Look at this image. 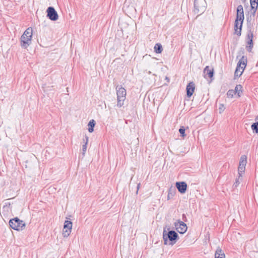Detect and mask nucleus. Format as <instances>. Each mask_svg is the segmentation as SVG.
<instances>
[{
	"instance_id": "18",
	"label": "nucleus",
	"mask_w": 258,
	"mask_h": 258,
	"mask_svg": "<svg viewBox=\"0 0 258 258\" xmlns=\"http://www.w3.org/2000/svg\"><path fill=\"white\" fill-rule=\"evenodd\" d=\"M83 141L85 142V144L82 146V154L84 155L87 150V145L88 142V137L85 136V139H83Z\"/></svg>"
},
{
	"instance_id": "9",
	"label": "nucleus",
	"mask_w": 258,
	"mask_h": 258,
	"mask_svg": "<svg viewBox=\"0 0 258 258\" xmlns=\"http://www.w3.org/2000/svg\"><path fill=\"white\" fill-rule=\"evenodd\" d=\"M246 162V157L245 155L242 156L238 168V173L240 176H242L243 173L244 172Z\"/></svg>"
},
{
	"instance_id": "26",
	"label": "nucleus",
	"mask_w": 258,
	"mask_h": 258,
	"mask_svg": "<svg viewBox=\"0 0 258 258\" xmlns=\"http://www.w3.org/2000/svg\"><path fill=\"white\" fill-rule=\"evenodd\" d=\"M234 94H235V92L233 90H229L227 93V95L228 97H231V98H232Z\"/></svg>"
},
{
	"instance_id": "15",
	"label": "nucleus",
	"mask_w": 258,
	"mask_h": 258,
	"mask_svg": "<svg viewBox=\"0 0 258 258\" xmlns=\"http://www.w3.org/2000/svg\"><path fill=\"white\" fill-rule=\"evenodd\" d=\"M204 73L205 74V77L208 76V77L210 78H212L214 75V71L213 69L210 70L208 66H207L204 70Z\"/></svg>"
},
{
	"instance_id": "17",
	"label": "nucleus",
	"mask_w": 258,
	"mask_h": 258,
	"mask_svg": "<svg viewBox=\"0 0 258 258\" xmlns=\"http://www.w3.org/2000/svg\"><path fill=\"white\" fill-rule=\"evenodd\" d=\"M251 10L255 13L258 7V0H250Z\"/></svg>"
},
{
	"instance_id": "5",
	"label": "nucleus",
	"mask_w": 258,
	"mask_h": 258,
	"mask_svg": "<svg viewBox=\"0 0 258 258\" xmlns=\"http://www.w3.org/2000/svg\"><path fill=\"white\" fill-rule=\"evenodd\" d=\"M206 6L205 0H195L194 13L198 15L202 14L206 10Z\"/></svg>"
},
{
	"instance_id": "14",
	"label": "nucleus",
	"mask_w": 258,
	"mask_h": 258,
	"mask_svg": "<svg viewBox=\"0 0 258 258\" xmlns=\"http://www.w3.org/2000/svg\"><path fill=\"white\" fill-rule=\"evenodd\" d=\"M241 28L242 26H240V22L235 20L234 23V31L235 33L238 36L241 35Z\"/></svg>"
},
{
	"instance_id": "4",
	"label": "nucleus",
	"mask_w": 258,
	"mask_h": 258,
	"mask_svg": "<svg viewBox=\"0 0 258 258\" xmlns=\"http://www.w3.org/2000/svg\"><path fill=\"white\" fill-rule=\"evenodd\" d=\"M247 63V58L243 56L239 60L235 73V77H239L242 74Z\"/></svg>"
},
{
	"instance_id": "12",
	"label": "nucleus",
	"mask_w": 258,
	"mask_h": 258,
	"mask_svg": "<svg viewBox=\"0 0 258 258\" xmlns=\"http://www.w3.org/2000/svg\"><path fill=\"white\" fill-rule=\"evenodd\" d=\"M176 186L180 193L184 194L185 192L187 184L185 182H177L176 183Z\"/></svg>"
},
{
	"instance_id": "21",
	"label": "nucleus",
	"mask_w": 258,
	"mask_h": 258,
	"mask_svg": "<svg viewBox=\"0 0 258 258\" xmlns=\"http://www.w3.org/2000/svg\"><path fill=\"white\" fill-rule=\"evenodd\" d=\"M242 88V87L241 85H238L236 86L235 89L234 90L235 92V94L237 93L239 97H240L241 95Z\"/></svg>"
},
{
	"instance_id": "27",
	"label": "nucleus",
	"mask_w": 258,
	"mask_h": 258,
	"mask_svg": "<svg viewBox=\"0 0 258 258\" xmlns=\"http://www.w3.org/2000/svg\"><path fill=\"white\" fill-rule=\"evenodd\" d=\"M253 33L251 31H250L248 34H247V41L248 40H252V38H253Z\"/></svg>"
},
{
	"instance_id": "23",
	"label": "nucleus",
	"mask_w": 258,
	"mask_h": 258,
	"mask_svg": "<svg viewBox=\"0 0 258 258\" xmlns=\"http://www.w3.org/2000/svg\"><path fill=\"white\" fill-rule=\"evenodd\" d=\"M251 129L253 131H254L256 133H258V121L255 123H253L251 126Z\"/></svg>"
},
{
	"instance_id": "1",
	"label": "nucleus",
	"mask_w": 258,
	"mask_h": 258,
	"mask_svg": "<svg viewBox=\"0 0 258 258\" xmlns=\"http://www.w3.org/2000/svg\"><path fill=\"white\" fill-rule=\"evenodd\" d=\"M33 30L31 27L27 28L20 39V45L21 47L26 49L31 44L32 42V37L33 34Z\"/></svg>"
},
{
	"instance_id": "11",
	"label": "nucleus",
	"mask_w": 258,
	"mask_h": 258,
	"mask_svg": "<svg viewBox=\"0 0 258 258\" xmlns=\"http://www.w3.org/2000/svg\"><path fill=\"white\" fill-rule=\"evenodd\" d=\"M244 18V17L243 7L242 5H239L237 8V14L236 20H238L239 21V22H240V26H242Z\"/></svg>"
},
{
	"instance_id": "24",
	"label": "nucleus",
	"mask_w": 258,
	"mask_h": 258,
	"mask_svg": "<svg viewBox=\"0 0 258 258\" xmlns=\"http://www.w3.org/2000/svg\"><path fill=\"white\" fill-rule=\"evenodd\" d=\"M179 132L182 137L184 138L186 136L185 134V128L183 126H181L179 130Z\"/></svg>"
},
{
	"instance_id": "22",
	"label": "nucleus",
	"mask_w": 258,
	"mask_h": 258,
	"mask_svg": "<svg viewBox=\"0 0 258 258\" xmlns=\"http://www.w3.org/2000/svg\"><path fill=\"white\" fill-rule=\"evenodd\" d=\"M247 45L246 46L247 47V50L248 51L250 52L251 51L252 47H253V42H252V40H248L247 41Z\"/></svg>"
},
{
	"instance_id": "29",
	"label": "nucleus",
	"mask_w": 258,
	"mask_h": 258,
	"mask_svg": "<svg viewBox=\"0 0 258 258\" xmlns=\"http://www.w3.org/2000/svg\"><path fill=\"white\" fill-rule=\"evenodd\" d=\"M140 183H138V185H137V194L138 193V190L139 189V188L140 187Z\"/></svg>"
},
{
	"instance_id": "30",
	"label": "nucleus",
	"mask_w": 258,
	"mask_h": 258,
	"mask_svg": "<svg viewBox=\"0 0 258 258\" xmlns=\"http://www.w3.org/2000/svg\"><path fill=\"white\" fill-rule=\"evenodd\" d=\"M256 120H258V116L256 117Z\"/></svg>"
},
{
	"instance_id": "28",
	"label": "nucleus",
	"mask_w": 258,
	"mask_h": 258,
	"mask_svg": "<svg viewBox=\"0 0 258 258\" xmlns=\"http://www.w3.org/2000/svg\"><path fill=\"white\" fill-rule=\"evenodd\" d=\"M225 107L224 104H220L219 105V110L220 113H221L222 112H223L224 111V110H225Z\"/></svg>"
},
{
	"instance_id": "16",
	"label": "nucleus",
	"mask_w": 258,
	"mask_h": 258,
	"mask_svg": "<svg viewBox=\"0 0 258 258\" xmlns=\"http://www.w3.org/2000/svg\"><path fill=\"white\" fill-rule=\"evenodd\" d=\"M225 254L222 250L218 247L215 253V258H225Z\"/></svg>"
},
{
	"instance_id": "20",
	"label": "nucleus",
	"mask_w": 258,
	"mask_h": 258,
	"mask_svg": "<svg viewBox=\"0 0 258 258\" xmlns=\"http://www.w3.org/2000/svg\"><path fill=\"white\" fill-rule=\"evenodd\" d=\"M95 125V121L94 120H91L88 123L89 128L88 131L90 133H92L94 131V127Z\"/></svg>"
},
{
	"instance_id": "2",
	"label": "nucleus",
	"mask_w": 258,
	"mask_h": 258,
	"mask_svg": "<svg viewBox=\"0 0 258 258\" xmlns=\"http://www.w3.org/2000/svg\"><path fill=\"white\" fill-rule=\"evenodd\" d=\"M178 237L177 233L174 231L170 230L167 232L165 229L163 230V238L164 244H174L175 243Z\"/></svg>"
},
{
	"instance_id": "25",
	"label": "nucleus",
	"mask_w": 258,
	"mask_h": 258,
	"mask_svg": "<svg viewBox=\"0 0 258 258\" xmlns=\"http://www.w3.org/2000/svg\"><path fill=\"white\" fill-rule=\"evenodd\" d=\"M242 181V176H240L239 175L238 177L236 178L235 182L234 183V185L236 187L239 184L240 182Z\"/></svg>"
},
{
	"instance_id": "8",
	"label": "nucleus",
	"mask_w": 258,
	"mask_h": 258,
	"mask_svg": "<svg viewBox=\"0 0 258 258\" xmlns=\"http://www.w3.org/2000/svg\"><path fill=\"white\" fill-rule=\"evenodd\" d=\"M47 17L51 21H56L58 18V16L57 12L55 10L54 8L52 7H49L46 10Z\"/></svg>"
},
{
	"instance_id": "13",
	"label": "nucleus",
	"mask_w": 258,
	"mask_h": 258,
	"mask_svg": "<svg viewBox=\"0 0 258 258\" xmlns=\"http://www.w3.org/2000/svg\"><path fill=\"white\" fill-rule=\"evenodd\" d=\"M195 86L194 82H191L188 84L186 86V94L188 97H190L193 94L195 91Z\"/></svg>"
},
{
	"instance_id": "6",
	"label": "nucleus",
	"mask_w": 258,
	"mask_h": 258,
	"mask_svg": "<svg viewBox=\"0 0 258 258\" xmlns=\"http://www.w3.org/2000/svg\"><path fill=\"white\" fill-rule=\"evenodd\" d=\"M9 224L12 228L17 231L22 230L25 227L24 222L17 217L10 220Z\"/></svg>"
},
{
	"instance_id": "7",
	"label": "nucleus",
	"mask_w": 258,
	"mask_h": 258,
	"mask_svg": "<svg viewBox=\"0 0 258 258\" xmlns=\"http://www.w3.org/2000/svg\"><path fill=\"white\" fill-rule=\"evenodd\" d=\"M72 223L70 221L66 220L64 222L62 230V235L64 237H68L72 230Z\"/></svg>"
},
{
	"instance_id": "19",
	"label": "nucleus",
	"mask_w": 258,
	"mask_h": 258,
	"mask_svg": "<svg viewBox=\"0 0 258 258\" xmlns=\"http://www.w3.org/2000/svg\"><path fill=\"white\" fill-rule=\"evenodd\" d=\"M154 51L157 53H160L163 50L162 45L160 43H157L154 46Z\"/></svg>"
},
{
	"instance_id": "3",
	"label": "nucleus",
	"mask_w": 258,
	"mask_h": 258,
	"mask_svg": "<svg viewBox=\"0 0 258 258\" xmlns=\"http://www.w3.org/2000/svg\"><path fill=\"white\" fill-rule=\"evenodd\" d=\"M117 94V106L121 107L124 104V101L126 98V90L121 86H117L116 87Z\"/></svg>"
},
{
	"instance_id": "10",
	"label": "nucleus",
	"mask_w": 258,
	"mask_h": 258,
	"mask_svg": "<svg viewBox=\"0 0 258 258\" xmlns=\"http://www.w3.org/2000/svg\"><path fill=\"white\" fill-rule=\"evenodd\" d=\"M174 226L178 232L183 234L187 229V227L183 222L178 220L177 222L174 223Z\"/></svg>"
}]
</instances>
